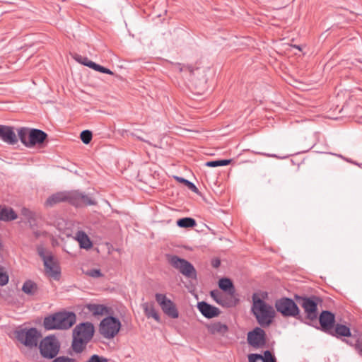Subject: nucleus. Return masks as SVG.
<instances>
[{
  "instance_id": "f257e3e1",
  "label": "nucleus",
  "mask_w": 362,
  "mask_h": 362,
  "mask_svg": "<svg viewBox=\"0 0 362 362\" xmlns=\"http://www.w3.org/2000/svg\"><path fill=\"white\" fill-rule=\"evenodd\" d=\"M252 305L251 312L258 324L262 327H269L275 316V311L272 305L261 299L257 293L252 296Z\"/></svg>"
},
{
  "instance_id": "f03ea898",
  "label": "nucleus",
  "mask_w": 362,
  "mask_h": 362,
  "mask_svg": "<svg viewBox=\"0 0 362 362\" xmlns=\"http://www.w3.org/2000/svg\"><path fill=\"white\" fill-rule=\"evenodd\" d=\"M94 326L91 322H86L77 325L73 330L71 348L76 354H81L94 334Z\"/></svg>"
},
{
  "instance_id": "7ed1b4c3",
  "label": "nucleus",
  "mask_w": 362,
  "mask_h": 362,
  "mask_svg": "<svg viewBox=\"0 0 362 362\" xmlns=\"http://www.w3.org/2000/svg\"><path fill=\"white\" fill-rule=\"evenodd\" d=\"M76 320L73 312H58L45 317L43 327L46 330L67 329L72 327Z\"/></svg>"
},
{
  "instance_id": "20e7f679",
  "label": "nucleus",
  "mask_w": 362,
  "mask_h": 362,
  "mask_svg": "<svg viewBox=\"0 0 362 362\" xmlns=\"http://www.w3.org/2000/svg\"><path fill=\"white\" fill-rule=\"evenodd\" d=\"M13 334L18 341L30 349L36 348L42 337L40 331L35 327H19L14 331Z\"/></svg>"
},
{
  "instance_id": "39448f33",
  "label": "nucleus",
  "mask_w": 362,
  "mask_h": 362,
  "mask_svg": "<svg viewBox=\"0 0 362 362\" xmlns=\"http://www.w3.org/2000/svg\"><path fill=\"white\" fill-rule=\"evenodd\" d=\"M37 346L44 358L52 359L59 354L61 344L56 336L50 334L43 338Z\"/></svg>"
},
{
  "instance_id": "423d86ee",
  "label": "nucleus",
  "mask_w": 362,
  "mask_h": 362,
  "mask_svg": "<svg viewBox=\"0 0 362 362\" xmlns=\"http://www.w3.org/2000/svg\"><path fill=\"white\" fill-rule=\"evenodd\" d=\"M121 328V322L115 317L107 316L101 320L99 326L100 334L105 339L114 338Z\"/></svg>"
},
{
  "instance_id": "0eeeda50",
  "label": "nucleus",
  "mask_w": 362,
  "mask_h": 362,
  "mask_svg": "<svg viewBox=\"0 0 362 362\" xmlns=\"http://www.w3.org/2000/svg\"><path fill=\"white\" fill-rule=\"evenodd\" d=\"M275 308L276 311L281 313L284 317H292L300 319V310L293 300L289 298L284 297L275 302Z\"/></svg>"
},
{
  "instance_id": "6e6552de",
  "label": "nucleus",
  "mask_w": 362,
  "mask_h": 362,
  "mask_svg": "<svg viewBox=\"0 0 362 362\" xmlns=\"http://www.w3.org/2000/svg\"><path fill=\"white\" fill-rule=\"evenodd\" d=\"M169 263L176 269L187 278L196 279L197 272L194 266L185 259L180 258L177 255L168 256Z\"/></svg>"
},
{
  "instance_id": "1a4fd4ad",
  "label": "nucleus",
  "mask_w": 362,
  "mask_h": 362,
  "mask_svg": "<svg viewBox=\"0 0 362 362\" xmlns=\"http://www.w3.org/2000/svg\"><path fill=\"white\" fill-rule=\"evenodd\" d=\"M301 300V306L303 308L306 317L310 321L317 320V304L320 301V298L315 296L310 297H297Z\"/></svg>"
},
{
  "instance_id": "9d476101",
  "label": "nucleus",
  "mask_w": 362,
  "mask_h": 362,
  "mask_svg": "<svg viewBox=\"0 0 362 362\" xmlns=\"http://www.w3.org/2000/svg\"><path fill=\"white\" fill-rule=\"evenodd\" d=\"M155 298L156 302L166 315L173 319L179 317V312L175 304L170 299L168 298L165 294L156 293Z\"/></svg>"
},
{
  "instance_id": "9b49d317",
  "label": "nucleus",
  "mask_w": 362,
  "mask_h": 362,
  "mask_svg": "<svg viewBox=\"0 0 362 362\" xmlns=\"http://www.w3.org/2000/svg\"><path fill=\"white\" fill-rule=\"evenodd\" d=\"M247 343L255 349L264 347L267 343V336L264 329L257 327L247 333Z\"/></svg>"
},
{
  "instance_id": "f8f14e48",
  "label": "nucleus",
  "mask_w": 362,
  "mask_h": 362,
  "mask_svg": "<svg viewBox=\"0 0 362 362\" xmlns=\"http://www.w3.org/2000/svg\"><path fill=\"white\" fill-rule=\"evenodd\" d=\"M319 321L321 330L327 334L331 333L334 327L335 315L330 311L323 310L319 316Z\"/></svg>"
},
{
  "instance_id": "ddd939ff",
  "label": "nucleus",
  "mask_w": 362,
  "mask_h": 362,
  "mask_svg": "<svg viewBox=\"0 0 362 362\" xmlns=\"http://www.w3.org/2000/svg\"><path fill=\"white\" fill-rule=\"evenodd\" d=\"M210 296L216 303L225 308L233 307L236 305L238 300L233 298V296H227L218 290H213L210 292Z\"/></svg>"
},
{
  "instance_id": "4468645a",
  "label": "nucleus",
  "mask_w": 362,
  "mask_h": 362,
  "mask_svg": "<svg viewBox=\"0 0 362 362\" xmlns=\"http://www.w3.org/2000/svg\"><path fill=\"white\" fill-rule=\"evenodd\" d=\"M72 191L57 192L47 198L45 202V206H53L58 203L64 202H68L72 204Z\"/></svg>"
},
{
  "instance_id": "2eb2a0df",
  "label": "nucleus",
  "mask_w": 362,
  "mask_h": 362,
  "mask_svg": "<svg viewBox=\"0 0 362 362\" xmlns=\"http://www.w3.org/2000/svg\"><path fill=\"white\" fill-rule=\"evenodd\" d=\"M72 205L74 206H81L83 205L92 206L96 204V202L90 197L79 191H72Z\"/></svg>"
},
{
  "instance_id": "dca6fc26",
  "label": "nucleus",
  "mask_w": 362,
  "mask_h": 362,
  "mask_svg": "<svg viewBox=\"0 0 362 362\" xmlns=\"http://www.w3.org/2000/svg\"><path fill=\"white\" fill-rule=\"evenodd\" d=\"M197 308L202 315L206 318L211 319L217 317L221 313L220 310L205 301L199 302L197 303Z\"/></svg>"
},
{
  "instance_id": "f3484780",
  "label": "nucleus",
  "mask_w": 362,
  "mask_h": 362,
  "mask_svg": "<svg viewBox=\"0 0 362 362\" xmlns=\"http://www.w3.org/2000/svg\"><path fill=\"white\" fill-rule=\"evenodd\" d=\"M47 137V134L45 132L38 129H31L28 135V148L42 144Z\"/></svg>"
},
{
  "instance_id": "a211bd4d",
  "label": "nucleus",
  "mask_w": 362,
  "mask_h": 362,
  "mask_svg": "<svg viewBox=\"0 0 362 362\" xmlns=\"http://www.w3.org/2000/svg\"><path fill=\"white\" fill-rule=\"evenodd\" d=\"M44 266L46 272L55 279H58L60 276V268L54 259L52 255H49L48 258L45 259Z\"/></svg>"
},
{
  "instance_id": "6ab92c4d",
  "label": "nucleus",
  "mask_w": 362,
  "mask_h": 362,
  "mask_svg": "<svg viewBox=\"0 0 362 362\" xmlns=\"http://www.w3.org/2000/svg\"><path fill=\"white\" fill-rule=\"evenodd\" d=\"M0 139L8 144H15L18 141L13 127L5 125H0Z\"/></svg>"
},
{
  "instance_id": "aec40b11",
  "label": "nucleus",
  "mask_w": 362,
  "mask_h": 362,
  "mask_svg": "<svg viewBox=\"0 0 362 362\" xmlns=\"http://www.w3.org/2000/svg\"><path fill=\"white\" fill-rule=\"evenodd\" d=\"M85 307L95 317L110 314L111 311L110 308L102 304L88 303Z\"/></svg>"
},
{
  "instance_id": "412c9836",
  "label": "nucleus",
  "mask_w": 362,
  "mask_h": 362,
  "mask_svg": "<svg viewBox=\"0 0 362 362\" xmlns=\"http://www.w3.org/2000/svg\"><path fill=\"white\" fill-rule=\"evenodd\" d=\"M329 334L339 338L341 337H351V332L350 328L346 325L337 324L334 329L332 328V332Z\"/></svg>"
},
{
  "instance_id": "4be33fe9",
  "label": "nucleus",
  "mask_w": 362,
  "mask_h": 362,
  "mask_svg": "<svg viewBox=\"0 0 362 362\" xmlns=\"http://www.w3.org/2000/svg\"><path fill=\"white\" fill-rule=\"evenodd\" d=\"M17 218V214L11 208L0 206V220L10 221Z\"/></svg>"
},
{
  "instance_id": "5701e85b",
  "label": "nucleus",
  "mask_w": 362,
  "mask_h": 362,
  "mask_svg": "<svg viewBox=\"0 0 362 362\" xmlns=\"http://www.w3.org/2000/svg\"><path fill=\"white\" fill-rule=\"evenodd\" d=\"M218 286L223 291L228 292L230 296H233L235 292L233 284L230 279H221L218 281Z\"/></svg>"
},
{
  "instance_id": "b1692460",
  "label": "nucleus",
  "mask_w": 362,
  "mask_h": 362,
  "mask_svg": "<svg viewBox=\"0 0 362 362\" xmlns=\"http://www.w3.org/2000/svg\"><path fill=\"white\" fill-rule=\"evenodd\" d=\"M208 329H209V332L212 334H224L228 332V328L226 325L222 324L220 322H217L211 324L208 327Z\"/></svg>"
},
{
  "instance_id": "393cba45",
  "label": "nucleus",
  "mask_w": 362,
  "mask_h": 362,
  "mask_svg": "<svg viewBox=\"0 0 362 362\" xmlns=\"http://www.w3.org/2000/svg\"><path fill=\"white\" fill-rule=\"evenodd\" d=\"M38 290V287L36 283L31 280L25 281L22 286V291L28 296L35 295Z\"/></svg>"
},
{
  "instance_id": "a878e982",
  "label": "nucleus",
  "mask_w": 362,
  "mask_h": 362,
  "mask_svg": "<svg viewBox=\"0 0 362 362\" xmlns=\"http://www.w3.org/2000/svg\"><path fill=\"white\" fill-rule=\"evenodd\" d=\"M76 235L77 240L81 248L88 249L91 247L92 243L90 242L88 236L84 232L78 231Z\"/></svg>"
},
{
  "instance_id": "bb28decb",
  "label": "nucleus",
  "mask_w": 362,
  "mask_h": 362,
  "mask_svg": "<svg viewBox=\"0 0 362 362\" xmlns=\"http://www.w3.org/2000/svg\"><path fill=\"white\" fill-rule=\"evenodd\" d=\"M144 310L146 316L149 317H153L156 322H160V317L158 314L157 311L155 310L153 305H148V303H145L144 305Z\"/></svg>"
},
{
  "instance_id": "cd10ccee",
  "label": "nucleus",
  "mask_w": 362,
  "mask_h": 362,
  "mask_svg": "<svg viewBox=\"0 0 362 362\" xmlns=\"http://www.w3.org/2000/svg\"><path fill=\"white\" fill-rule=\"evenodd\" d=\"M177 225L180 228H192L197 225L196 221L190 217H185L177 221Z\"/></svg>"
},
{
  "instance_id": "c85d7f7f",
  "label": "nucleus",
  "mask_w": 362,
  "mask_h": 362,
  "mask_svg": "<svg viewBox=\"0 0 362 362\" xmlns=\"http://www.w3.org/2000/svg\"><path fill=\"white\" fill-rule=\"evenodd\" d=\"M30 130V129H29L28 128L22 127V128L19 129L18 131V134L20 141L26 147L29 146V145L28 144V135H29Z\"/></svg>"
},
{
  "instance_id": "c756f323",
  "label": "nucleus",
  "mask_w": 362,
  "mask_h": 362,
  "mask_svg": "<svg viewBox=\"0 0 362 362\" xmlns=\"http://www.w3.org/2000/svg\"><path fill=\"white\" fill-rule=\"evenodd\" d=\"M231 159H223V160H216L208 161L206 163V166L211 168H216L218 166H225L231 163Z\"/></svg>"
},
{
  "instance_id": "7c9ffc66",
  "label": "nucleus",
  "mask_w": 362,
  "mask_h": 362,
  "mask_svg": "<svg viewBox=\"0 0 362 362\" xmlns=\"http://www.w3.org/2000/svg\"><path fill=\"white\" fill-rule=\"evenodd\" d=\"M88 67L93 69L95 71H99L101 73H104V74H110V75L114 74V73L110 69L105 68V67H104L100 64H98L95 62H89Z\"/></svg>"
},
{
  "instance_id": "2f4dec72",
  "label": "nucleus",
  "mask_w": 362,
  "mask_h": 362,
  "mask_svg": "<svg viewBox=\"0 0 362 362\" xmlns=\"http://www.w3.org/2000/svg\"><path fill=\"white\" fill-rule=\"evenodd\" d=\"M175 178L177 181H179L180 183L185 184V185H186L192 192H198L197 187L192 182L186 180L185 178L177 177V176L175 177Z\"/></svg>"
},
{
  "instance_id": "473e14b6",
  "label": "nucleus",
  "mask_w": 362,
  "mask_h": 362,
  "mask_svg": "<svg viewBox=\"0 0 362 362\" xmlns=\"http://www.w3.org/2000/svg\"><path fill=\"white\" fill-rule=\"evenodd\" d=\"M93 137L92 132L89 130H83L81 132L80 138L85 144H88Z\"/></svg>"
},
{
  "instance_id": "72a5a7b5",
  "label": "nucleus",
  "mask_w": 362,
  "mask_h": 362,
  "mask_svg": "<svg viewBox=\"0 0 362 362\" xmlns=\"http://www.w3.org/2000/svg\"><path fill=\"white\" fill-rule=\"evenodd\" d=\"M257 361H261L262 362H276V358L269 350L265 351L264 356H262V358H257Z\"/></svg>"
},
{
  "instance_id": "f704fd0d",
  "label": "nucleus",
  "mask_w": 362,
  "mask_h": 362,
  "mask_svg": "<svg viewBox=\"0 0 362 362\" xmlns=\"http://www.w3.org/2000/svg\"><path fill=\"white\" fill-rule=\"evenodd\" d=\"M8 275L6 272L4 271V268L0 266V286H3L8 282Z\"/></svg>"
},
{
  "instance_id": "c9c22d12",
  "label": "nucleus",
  "mask_w": 362,
  "mask_h": 362,
  "mask_svg": "<svg viewBox=\"0 0 362 362\" xmlns=\"http://www.w3.org/2000/svg\"><path fill=\"white\" fill-rule=\"evenodd\" d=\"M52 362H76V360L74 358H70L66 356H56L52 358Z\"/></svg>"
},
{
  "instance_id": "e433bc0d",
  "label": "nucleus",
  "mask_w": 362,
  "mask_h": 362,
  "mask_svg": "<svg viewBox=\"0 0 362 362\" xmlns=\"http://www.w3.org/2000/svg\"><path fill=\"white\" fill-rule=\"evenodd\" d=\"M108 359L98 354L92 355L86 362H107Z\"/></svg>"
},
{
  "instance_id": "4c0bfd02",
  "label": "nucleus",
  "mask_w": 362,
  "mask_h": 362,
  "mask_svg": "<svg viewBox=\"0 0 362 362\" xmlns=\"http://www.w3.org/2000/svg\"><path fill=\"white\" fill-rule=\"evenodd\" d=\"M86 274L93 278H98L103 276V274L98 269H93L88 270Z\"/></svg>"
},
{
  "instance_id": "58836bf2",
  "label": "nucleus",
  "mask_w": 362,
  "mask_h": 362,
  "mask_svg": "<svg viewBox=\"0 0 362 362\" xmlns=\"http://www.w3.org/2000/svg\"><path fill=\"white\" fill-rule=\"evenodd\" d=\"M74 59L81 64H83L88 67L89 62H93L92 61L89 60L87 57H82L79 54H76Z\"/></svg>"
},
{
  "instance_id": "ea45409f",
  "label": "nucleus",
  "mask_w": 362,
  "mask_h": 362,
  "mask_svg": "<svg viewBox=\"0 0 362 362\" xmlns=\"http://www.w3.org/2000/svg\"><path fill=\"white\" fill-rule=\"evenodd\" d=\"M37 253L39 256L42 259L43 262H45V259L48 258V255H46L45 250L42 247H37Z\"/></svg>"
},
{
  "instance_id": "a19ab883",
  "label": "nucleus",
  "mask_w": 362,
  "mask_h": 362,
  "mask_svg": "<svg viewBox=\"0 0 362 362\" xmlns=\"http://www.w3.org/2000/svg\"><path fill=\"white\" fill-rule=\"evenodd\" d=\"M180 71L181 72L182 71H188L189 74H192L193 72V69L191 66H180Z\"/></svg>"
},
{
  "instance_id": "79ce46f5",
  "label": "nucleus",
  "mask_w": 362,
  "mask_h": 362,
  "mask_svg": "<svg viewBox=\"0 0 362 362\" xmlns=\"http://www.w3.org/2000/svg\"><path fill=\"white\" fill-rule=\"evenodd\" d=\"M221 264V262L218 259H214L211 261V265L214 268H218Z\"/></svg>"
},
{
  "instance_id": "37998d69",
  "label": "nucleus",
  "mask_w": 362,
  "mask_h": 362,
  "mask_svg": "<svg viewBox=\"0 0 362 362\" xmlns=\"http://www.w3.org/2000/svg\"><path fill=\"white\" fill-rule=\"evenodd\" d=\"M35 235L36 237H39L40 233L39 232H35Z\"/></svg>"
}]
</instances>
